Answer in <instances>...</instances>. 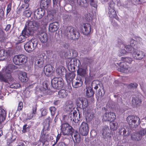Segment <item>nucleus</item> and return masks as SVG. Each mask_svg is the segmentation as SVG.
Listing matches in <instances>:
<instances>
[{"label":"nucleus","mask_w":146,"mask_h":146,"mask_svg":"<svg viewBox=\"0 0 146 146\" xmlns=\"http://www.w3.org/2000/svg\"><path fill=\"white\" fill-rule=\"evenodd\" d=\"M17 69V67L13 64L8 65L3 69L1 72H0V80L9 84L12 83L13 80L12 75Z\"/></svg>","instance_id":"f257e3e1"},{"label":"nucleus","mask_w":146,"mask_h":146,"mask_svg":"<svg viewBox=\"0 0 146 146\" xmlns=\"http://www.w3.org/2000/svg\"><path fill=\"white\" fill-rule=\"evenodd\" d=\"M40 26V22L28 20L26 23L24 29L27 31L28 34L32 36L34 32L38 30Z\"/></svg>","instance_id":"f03ea898"},{"label":"nucleus","mask_w":146,"mask_h":146,"mask_svg":"<svg viewBox=\"0 0 146 146\" xmlns=\"http://www.w3.org/2000/svg\"><path fill=\"white\" fill-rule=\"evenodd\" d=\"M125 47L127 52L131 53L135 59L141 60L145 57V54L142 51L138 50L129 46H126Z\"/></svg>","instance_id":"7ed1b4c3"},{"label":"nucleus","mask_w":146,"mask_h":146,"mask_svg":"<svg viewBox=\"0 0 146 146\" xmlns=\"http://www.w3.org/2000/svg\"><path fill=\"white\" fill-rule=\"evenodd\" d=\"M65 35L68 37L75 39L78 38L80 36V33L76 28L71 26L67 27L65 31Z\"/></svg>","instance_id":"20e7f679"},{"label":"nucleus","mask_w":146,"mask_h":146,"mask_svg":"<svg viewBox=\"0 0 146 146\" xmlns=\"http://www.w3.org/2000/svg\"><path fill=\"white\" fill-rule=\"evenodd\" d=\"M38 43V40L36 39H32L24 45L25 49L27 52L31 53L35 49Z\"/></svg>","instance_id":"39448f33"},{"label":"nucleus","mask_w":146,"mask_h":146,"mask_svg":"<svg viewBox=\"0 0 146 146\" xmlns=\"http://www.w3.org/2000/svg\"><path fill=\"white\" fill-rule=\"evenodd\" d=\"M76 104L77 106L82 109L84 113L88 112V102L86 98H80L77 100Z\"/></svg>","instance_id":"423d86ee"},{"label":"nucleus","mask_w":146,"mask_h":146,"mask_svg":"<svg viewBox=\"0 0 146 146\" xmlns=\"http://www.w3.org/2000/svg\"><path fill=\"white\" fill-rule=\"evenodd\" d=\"M61 130V133L64 135H69L72 133L73 129L68 123H65L62 124Z\"/></svg>","instance_id":"0eeeda50"},{"label":"nucleus","mask_w":146,"mask_h":146,"mask_svg":"<svg viewBox=\"0 0 146 146\" xmlns=\"http://www.w3.org/2000/svg\"><path fill=\"white\" fill-rule=\"evenodd\" d=\"M146 134V129H143L138 133H133L131 135V139L135 141H139L142 138V137Z\"/></svg>","instance_id":"6e6552de"},{"label":"nucleus","mask_w":146,"mask_h":146,"mask_svg":"<svg viewBox=\"0 0 146 146\" xmlns=\"http://www.w3.org/2000/svg\"><path fill=\"white\" fill-rule=\"evenodd\" d=\"M80 61L78 59L73 58L71 59L68 65V68L69 70L71 71H73L75 69V66L80 67Z\"/></svg>","instance_id":"1a4fd4ad"},{"label":"nucleus","mask_w":146,"mask_h":146,"mask_svg":"<svg viewBox=\"0 0 146 146\" xmlns=\"http://www.w3.org/2000/svg\"><path fill=\"white\" fill-rule=\"evenodd\" d=\"M12 52L10 49L6 50L0 49V60L9 58L12 56Z\"/></svg>","instance_id":"9d476101"},{"label":"nucleus","mask_w":146,"mask_h":146,"mask_svg":"<svg viewBox=\"0 0 146 146\" xmlns=\"http://www.w3.org/2000/svg\"><path fill=\"white\" fill-rule=\"evenodd\" d=\"M127 120L129 125L133 127L137 125V122L139 124L140 123L139 118L138 117L133 115L128 117L127 118Z\"/></svg>","instance_id":"9b49d317"},{"label":"nucleus","mask_w":146,"mask_h":146,"mask_svg":"<svg viewBox=\"0 0 146 146\" xmlns=\"http://www.w3.org/2000/svg\"><path fill=\"white\" fill-rule=\"evenodd\" d=\"M116 118V115L112 112H106L104 114L102 118L103 121H111L114 120Z\"/></svg>","instance_id":"f8f14e48"},{"label":"nucleus","mask_w":146,"mask_h":146,"mask_svg":"<svg viewBox=\"0 0 146 146\" xmlns=\"http://www.w3.org/2000/svg\"><path fill=\"white\" fill-rule=\"evenodd\" d=\"M115 5V3L113 1H111L109 5L108 14L111 18H114L116 15V13L114 10Z\"/></svg>","instance_id":"ddd939ff"},{"label":"nucleus","mask_w":146,"mask_h":146,"mask_svg":"<svg viewBox=\"0 0 146 146\" xmlns=\"http://www.w3.org/2000/svg\"><path fill=\"white\" fill-rule=\"evenodd\" d=\"M89 129L88 124L83 122H82L79 128V132L82 135H86L88 132Z\"/></svg>","instance_id":"4468645a"},{"label":"nucleus","mask_w":146,"mask_h":146,"mask_svg":"<svg viewBox=\"0 0 146 146\" xmlns=\"http://www.w3.org/2000/svg\"><path fill=\"white\" fill-rule=\"evenodd\" d=\"M27 33V31L25 29L23 30L21 33L17 38V40L18 42V43H22L25 41L27 37L31 36Z\"/></svg>","instance_id":"2eb2a0df"},{"label":"nucleus","mask_w":146,"mask_h":146,"mask_svg":"<svg viewBox=\"0 0 146 146\" xmlns=\"http://www.w3.org/2000/svg\"><path fill=\"white\" fill-rule=\"evenodd\" d=\"M45 13L44 10L42 8L38 9L34 12V17L35 19H39L42 17Z\"/></svg>","instance_id":"dca6fc26"},{"label":"nucleus","mask_w":146,"mask_h":146,"mask_svg":"<svg viewBox=\"0 0 146 146\" xmlns=\"http://www.w3.org/2000/svg\"><path fill=\"white\" fill-rule=\"evenodd\" d=\"M44 59L42 55L37 57L35 61V66L36 68H41L43 67Z\"/></svg>","instance_id":"f3484780"},{"label":"nucleus","mask_w":146,"mask_h":146,"mask_svg":"<svg viewBox=\"0 0 146 146\" xmlns=\"http://www.w3.org/2000/svg\"><path fill=\"white\" fill-rule=\"evenodd\" d=\"M130 45H127L123 41L119 40L118 41V44L120 45L119 47L122 48H126L125 46H129L133 48V46L135 45L136 43V42L133 39H131L130 41Z\"/></svg>","instance_id":"a211bd4d"},{"label":"nucleus","mask_w":146,"mask_h":146,"mask_svg":"<svg viewBox=\"0 0 146 146\" xmlns=\"http://www.w3.org/2000/svg\"><path fill=\"white\" fill-rule=\"evenodd\" d=\"M82 32L84 35H87L90 32L91 30V25L89 23H85L83 25L82 28Z\"/></svg>","instance_id":"6ab92c4d"},{"label":"nucleus","mask_w":146,"mask_h":146,"mask_svg":"<svg viewBox=\"0 0 146 146\" xmlns=\"http://www.w3.org/2000/svg\"><path fill=\"white\" fill-rule=\"evenodd\" d=\"M59 27V25L57 22H54L50 24L49 30L50 31L53 32L56 31Z\"/></svg>","instance_id":"aec40b11"},{"label":"nucleus","mask_w":146,"mask_h":146,"mask_svg":"<svg viewBox=\"0 0 146 146\" xmlns=\"http://www.w3.org/2000/svg\"><path fill=\"white\" fill-rule=\"evenodd\" d=\"M72 86L75 88L81 86L83 84L82 81L79 77L77 78L75 80L72 81Z\"/></svg>","instance_id":"412c9836"},{"label":"nucleus","mask_w":146,"mask_h":146,"mask_svg":"<svg viewBox=\"0 0 146 146\" xmlns=\"http://www.w3.org/2000/svg\"><path fill=\"white\" fill-rule=\"evenodd\" d=\"M53 67L50 65L45 66L44 68V72L45 74L48 76H50L53 72Z\"/></svg>","instance_id":"4be33fe9"},{"label":"nucleus","mask_w":146,"mask_h":146,"mask_svg":"<svg viewBox=\"0 0 146 146\" xmlns=\"http://www.w3.org/2000/svg\"><path fill=\"white\" fill-rule=\"evenodd\" d=\"M92 61V59L90 58H84L82 60V63L81 66L84 67V68H87V66L90 65Z\"/></svg>","instance_id":"5701e85b"},{"label":"nucleus","mask_w":146,"mask_h":146,"mask_svg":"<svg viewBox=\"0 0 146 146\" xmlns=\"http://www.w3.org/2000/svg\"><path fill=\"white\" fill-rule=\"evenodd\" d=\"M132 102L133 105L137 107L141 105V101L138 96H135L133 97Z\"/></svg>","instance_id":"b1692460"},{"label":"nucleus","mask_w":146,"mask_h":146,"mask_svg":"<svg viewBox=\"0 0 146 146\" xmlns=\"http://www.w3.org/2000/svg\"><path fill=\"white\" fill-rule=\"evenodd\" d=\"M6 116V113L5 110L3 109L0 108V127H2L3 125L2 122L5 119Z\"/></svg>","instance_id":"393cba45"},{"label":"nucleus","mask_w":146,"mask_h":146,"mask_svg":"<svg viewBox=\"0 0 146 146\" xmlns=\"http://www.w3.org/2000/svg\"><path fill=\"white\" fill-rule=\"evenodd\" d=\"M19 78L21 82H26L28 80L26 73L23 72H21L19 73Z\"/></svg>","instance_id":"a878e982"},{"label":"nucleus","mask_w":146,"mask_h":146,"mask_svg":"<svg viewBox=\"0 0 146 146\" xmlns=\"http://www.w3.org/2000/svg\"><path fill=\"white\" fill-rule=\"evenodd\" d=\"M85 93L88 98H90L94 95V93L92 88L91 87L87 86L85 89Z\"/></svg>","instance_id":"bb28decb"},{"label":"nucleus","mask_w":146,"mask_h":146,"mask_svg":"<svg viewBox=\"0 0 146 146\" xmlns=\"http://www.w3.org/2000/svg\"><path fill=\"white\" fill-rule=\"evenodd\" d=\"M74 142L78 143L80 141V137L79 134L77 131L72 132L71 134Z\"/></svg>","instance_id":"cd10ccee"},{"label":"nucleus","mask_w":146,"mask_h":146,"mask_svg":"<svg viewBox=\"0 0 146 146\" xmlns=\"http://www.w3.org/2000/svg\"><path fill=\"white\" fill-rule=\"evenodd\" d=\"M122 65L120 66V68H118V70L120 72L125 73H127L129 72L130 70V68L127 65L125 64L123 65V66Z\"/></svg>","instance_id":"c85d7f7f"},{"label":"nucleus","mask_w":146,"mask_h":146,"mask_svg":"<svg viewBox=\"0 0 146 146\" xmlns=\"http://www.w3.org/2000/svg\"><path fill=\"white\" fill-rule=\"evenodd\" d=\"M38 37L42 43H45L48 40L47 34L45 33H42L40 34Z\"/></svg>","instance_id":"c756f323"},{"label":"nucleus","mask_w":146,"mask_h":146,"mask_svg":"<svg viewBox=\"0 0 146 146\" xmlns=\"http://www.w3.org/2000/svg\"><path fill=\"white\" fill-rule=\"evenodd\" d=\"M109 129L108 126L105 125L102 129V135L104 139H106L108 136Z\"/></svg>","instance_id":"7c9ffc66"},{"label":"nucleus","mask_w":146,"mask_h":146,"mask_svg":"<svg viewBox=\"0 0 146 146\" xmlns=\"http://www.w3.org/2000/svg\"><path fill=\"white\" fill-rule=\"evenodd\" d=\"M75 75L73 73H69L67 74L66 75V80L68 83H70L71 81L72 82L73 79L75 77Z\"/></svg>","instance_id":"2f4dec72"},{"label":"nucleus","mask_w":146,"mask_h":146,"mask_svg":"<svg viewBox=\"0 0 146 146\" xmlns=\"http://www.w3.org/2000/svg\"><path fill=\"white\" fill-rule=\"evenodd\" d=\"M87 68H84V67L81 66V65L78 68L77 70V72L78 75L80 76H84L86 74V69Z\"/></svg>","instance_id":"473e14b6"},{"label":"nucleus","mask_w":146,"mask_h":146,"mask_svg":"<svg viewBox=\"0 0 146 146\" xmlns=\"http://www.w3.org/2000/svg\"><path fill=\"white\" fill-rule=\"evenodd\" d=\"M56 72L58 75L61 76L63 75L64 73V68L62 66H57L56 65Z\"/></svg>","instance_id":"72a5a7b5"},{"label":"nucleus","mask_w":146,"mask_h":146,"mask_svg":"<svg viewBox=\"0 0 146 146\" xmlns=\"http://www.w3.org/2000/svg\"><path fill=\"white\" fill-rule=\"evenodd\" d=\"M50 0H41L40 6L44 9H47L50 3Z\"/></svg>","instance_id":"f704fd0d"},{"label":"nucleus","mask_w":146,"mask_h":146,"mask_svg":"<svg viewBox=\"0 0 146 146\" xmlns=\"http://www.w3.org/2000/svg\"><path fill=\"white\" fill-rule=\"evenodd\" d=\"M19 56L20 57V65L26 63L27 60V58L26 56L22 54L19 55Z\"/></svg>","instance_id":"c9c22d12"},{"label":"nucleus","mask_w":146,"mask_h":146,"mask_svg":"<svg viewBox=\"0 0 146 146\" xmlns=\"http://www.w3.org/2000/svg\"><path fill=\"white\" fill-rule=\"evenodd\" d=\"M67 95V92L64 90H61L58 92V96L60 98H65Z\"/></svg>","instance_id":"e433bc0d"},{"label":"nucleus","mask_w":146,"mask_h":146,"mask_svg":"<svg viewBox=\"0 0 146 146\" xmlns=\"http://www.w3.org/2000/svg\"><path fill=\"white\" fill-rule=\"evenodd\" d=\"M58 83L57 84V89H60L62 88L64 86V82L63 79L61 77H59V79L58 80Z\"/></svg>","instance_id":"4c0bfd02"},{"label":"nucleus","mask_w":146,"mask_h":146,"mask_svg":"<svg viewBox=\"0 0 146 146\" xmlns=\"http://www.w3.org/2000/svg\"><path fill=\"white\" fill-rule=\"evenodd\" d=\"M58 78H54L51 80V84L52 87L55 89L57 88V84L58 83Z\"/></svg>","instance_id":"58836bf2"},{"label":"nucleus","mask_w":146,"mask_h":146,"mask_svg":"<svg viewBox=\"0 0 146 146\" xmlns=\"http://www.w3.org/2000/svg\"><path fill=\"white\" fill-rule=\"evenodd\" d=\"M36 109L37 108L36 107L33 108L32 113L31 114H28L27 115L28 119H31L33 117H35V115L36 113Z\"/></svg>","instance_id":"ea45409f"},{"label":"nucleus","mask_w":146,"mask_h":146,"mask_svg":"<svg viewBox=\"0 0 146 146\" xmlns=\"http://www.w3.org/2000/svg\"><path fill=\"white\" fill-rule=\"evenodd\" d=\"M100 82L98 80H94L93 81L91 84V88H94L95 89L97 90L99 86H100Z\"/></svg>","instance_id":"a19ab883"},{"label":"nucleus","mask_w":146,"mask_h":146,"mask_svg":"<svg viewBox=\"0 0 146 146\" xmlns=\"http://www.w3.org/2000/svg\"><path fill=\"white\" fill-rule=\"evenodd\" d=\"M66 105L67 110H71L73 107V104L72 101L68 100L66 102Z\"/></svg>","instance_id":"79ce46f5"},{"label":"nucleus","mask_w":146,"mask_h":146,"mask_svg":"<svg viewBox=\"0 0 146 146\" xmlns=\"http://www.w3.org/2000/svg\"><path fill=\"white\" fill-rule=\"evenodd\" d=\"M77 114L75 112H74L72 113L73 121L75 122H78L80 120V115L77 116Z\"/></svg>","instance_id":"37998d69"},{"label":"nucleus","mask_w":146,"mask_h":146,"mask_svg":"<svg viewBox=\"0 0 146 146\" xmlns=\"http://www.w3.org/2000/svg\"><path fill=\"white\" fill-rule=\"evenodd\" d=\"M121 59L123 61L129 64H131L133 61L132 58L129 57H122Z\"/></svg>","instance_id":"c03bdc74"},{"label":"nucleus","mask_w":146,"mask_h":146,"mask_svg":"<svg viewBox=\"0 0 146 146\" xmlns=\"http://www.w3.org/2000/svg\"><path fill=\"white\" fill-rule=\"evenodd\" d=\"M117 122H113L110 123V128L111 130L114 131L117 129Z\"/></svg>","instance_id":"a18cd8bd"},{"label":"nucleus","mask_w":146,"mask_h":146,"mask_svg":"<svg viewBox=\"0 0 146 146\" xmlns=\"http://www.w3.org/2000/svg\"><path fill=\"white\" fill-rule=\"evenodd\" d=\"M19 55H16L15 56L13 59V62L16 65H20V60H19Z\"/></svg>","instance_id":"49530a36"},{"label":"nucleus","mask_w":146,"mask_h":146,"mask_svg":"<svg viewBox=\"0 0 146 146\" xmlns=\"http://www.w3.org/2000/svg\"><path fill=\"white\" fill-rule=\"evenodd\" d=\"M31 14L32 12L29 9L25 10L23 13V15L27 17H30Z\"/></svg>","instance_id":"de8ad7c7"},{"label":"nucleus","mask_w":146,"mask_h":146,"mask_svg":"<svg viewBox=\"0 0 146 146\" xmlns=\"http://www.w3.org/2000/svg\"><path fill=\"white\" fill-rule=\"evenodd\" d=\"M119 133L120 135H123L124 136L126 135V131L125 128L121 127L119 129Z\"/></svg>","instance_id":"09e8293b"},{"label":"nucleus","mask_w":146,"mask_h":146,"mask_svg":"<svg viewBox=\"0 0 146 146\" xmlns=\"http://www.w3.org/2000/svg\"><path fill=\"white\" fill-rule=\"evenodd\" d=\"M127 51L125 50V49H120V50H119L118 55L119 56H121L123 55H124L126 53L127 51Z\"/></svg>","instance_id":"8fccbe9b"},{"label":"nucleus","mask_w":146,"mask_h":146,"mask_svg":"<svg viewBox=\"0 0 146 146\" xmlns=\"http://www.w3.org/2000/svg\"><path fill=\"white\" fill-rule=\"evenodd\" d=\"M137 86L138 84L137 83H131L129 84L128 86V88L130 89L133 88H137Z\"/></svg>","instance_id":"3c124183"},{"label":"nucleus","mask_w":146,"mask_h":146,"mask_svg":"<svg viewBox=\"0 0 146 146\" xmlns=\"http://www.w3.org/2000/svg\"><path fill=\"white\" fill-rule=\"evenodd\" d=\"M42 85L43 89L42 90H43L44 91V93L46 92V91L47 90L48 88V85L47 82H44L42 83Z\"/></svg>","instance_id":"603ef678"},{"label":"nucleus","mask_w":146,"mask_h":146,"mask_svg":"<svg viewBox=\"0 0 146 146\" xmlns=\"http://www.w3.org/2000/svg\"><path fill=\"white\" fill-rule=\"evenodd\" d=\"M20 86V84L18 83H12L10 86L11 88H19Z\"/></svg>","instance_id":"864d4df0"},{"label":"nucleus","mask_w":146,"mask_h":146,"mask_svg":"<svg viewBox=\"0 0 146 146\" xmlns=\"http://www.w3.org/2000/svg\"><path fill=\"white\" fill-rule=\"evenodd\" d=\"M56 108L54 107H51L50 108L51 114L52 115H54L56 112Z\"/></svg>","instance_id":"5fc2aeb1"},{"label":"nucleus","mask_w":146,"mask_h":146,"mask_svg":"<svg viewBox=\"0 0 146 146\" xmlns=\"http://www.w3.org/2000/svg\"><path fill=\"white\" fill-rule=\"evenodd\" d=\"M90 5L94 8H96L97 7V2L95 0H91Z\"/></svg>","instance_id":"6e6d98bb"},{"label":"nucleus","mask_w":146,"mask_h":146,"mask_svg":"<svg viewBox=\"0 0 146 146\" xmlns=\"http://www.w3.org/2000/svg\"><path fill=\"white\" fill-rule=\"evenodd\" d=\"M23 107V104L22 102H20L19 103V105L18 107L17 110L20 111L21 110Z\"/></svg>","instance_id":"4d7b16f0"},{"label":"nucleus","mask_w":146,"mask_h":146,"mask_svg":"<svg viewBox=\"0 0 146 146\" xmlns=\"http://www.w3.org/2000/svg\"><path fill=\"white\" fill-rule=\"evenodd\" d=\"M29 5V4L24 3L21 5L22 8H23V9H26L28 8Z\"/></svg>","instance_id":"13d9d810"},{"label":"nucleus","mask_w":146,"mask_h":146,"mask_svg":"<svg viewBox=\"0 0 146 146\" xmlns=\"http://www.w3.org/2000/svg\"><path fill=\"white\" fill-rule=\"evenodd\" d=\"M136 4H142L144 2V0H133Z\"/></svg>","instance_id":"bf43d9fd"},{"label":"nucleus","mask_w":146,"mask_h":146,"mask_svg":"<svg viewBox=\"0 0 146 146\" xmlns=\"http://www.w3.org/2000/svg\"><path fill=\"white\" fill-rule=\"evenodd\" d=\"M11 6L10 4H9L7 6V13L8 14L10 11L11 9Z\"/></svg>","instance_id":"052dcab7"},{"label":"nucleus","mask_w":146,"mask_h":146,"mask_svg":"<svg viewBox=\"0 0 146 146\" xmlns=\"http://www.w3.org/2000/svg\"><path fill=\"white\" fill-rule=\"evenodd\" d=\"M79 5L81 6H84V1L83 0H77Z\"/></svg>","instance_id":"680f3d73"},{"label":"nucleus","mask_w":146,"mask_h":146,"mask_svg":"<svg viewBox=\"0 0 146 146\" xmlns=\"http://www.w3.org/2000/svg\"><path fill=\"white\" fill-rule=\"evenodd\" d=\"M47 113V110L46 109H43L42 111L41 114L42 116H44Z\"/></svg>","instance_id":"e2e57ef3"},{"label":"nucleus","mask_w":146,"mask_h":146,"mask_svg":"<svg viewBox=\"0 0 146 146\" xmlns=\"http://www.w3.org/2000/svg\"><path fill=\"white\" fill-rule=\"evenodd\" d=\"M27 125H25L23 126L22 132L23 133H25L27 131Z\"/></svg>","instance_id":"0e129e2a"},{"label":"nucleus","mask_w":146,"mask_h":146,"mask_svg":"<svg viewBox=\"0 0 146 146\" xmlns=\"http://www.w3.org/2000/svg\"><path fill=\"white\" fill-rule=\"evenodd\" d=\"M50 118L49 117H48L46 120V123L48 125L47 126L48 127L49 125L50 122Z\"/></svg>","instance_id":"69168bd1"},{"label":"nucleus","mask_w":146,"mask_h":146,"mask_svg":"<svg viewBox=\"0 0 146 146\" xmlns=\"http://www.w3.org/2000/svg\"><path fill=\"white\" fill-rule=\"evenodd\" d=\"M72 53L73 54L72 57L74 58L76 57L77 56V53L76 51L73 50L72 51Z\"/></svg>","instance_id":"338daca9"},{"label":"nucleus","mask_w":146,"mask_h":146,"mask_svg":"<svg viewBox=\"0 0 146 146\" xmlns=\"http://www.w3.org/2000/svg\"><path fill=\"white\" fill-rule=\"evenodd\" d=\"M57 146H68L64 143L62 142L59 143Z\"/></svg>","instance_id":"774afa93"}]
</instances>
